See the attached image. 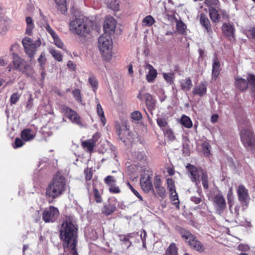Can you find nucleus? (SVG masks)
<instances>
[{
    "mask_svg": "<svg viewBox=\"0 0 255 255\" xmlns=\"http://www.w3.org/2000/svg\"><path fill=\"white\" fill-rule=\"evenodd\" d=\"M78 227L73 219L66 217L64 219L60 230V237L63 241V255H78L76 249Z\"/></svg>",
    "mask_w": 255,
    "mask_h": 255,
    "instance_id": "f257e3e1",
    "label": "nucleus"
},
{
    "mask_svg": "<svg viewBox=\"0 0 255 255\" xmlns=\"http://www.w3.org/2000/svg\"><path fill=\"white\" fill-rule=\"evenodd\" d=\"M68 184L65 177L60 173H57L46 189V195L52 199H55L66 191Z\"/></svg>",
    "mask_w": 255,
    "mask_h": 255,
    "instance_id": "f03ea898",
    "label": "nucleus"
},
{
    "mask_svg": "<svg viewBox=\"0 0 255 255\" xmlns=\"http://www.w3.org/2000/svg\"><path fill=\"white\" fill-rule=\"evenodd\" d=\"M92 25L91 22L82 16L73 17L69 23L70 30L81 37H86L91 32Z\"/></svg>",
    "mask_w": 255,
    "mask_h": 255,
    "instance_id": "7ed1b4c3",
    "label": "nucleus"
},
{
    "mask_svg": "<svg viewBox=\"0 0 255 255\" xmlns=\"http://www.w3.org/2000/svg\"><path fill=\"white\" fill-rule=\"evenodd\" d=\"M112 38L108 33H103L98 39V47L103 58L106 61H110L112 58Z\"/></svg>",
    "mask_w": 255,
    "mask_h": 255,
    "instance_id": "20e7f679",
    "label": "nucleus"
},
{
    "mask_svg": "<svg viewBox=\"0 0 255 255\" xmlns=\"http://www.w3.org/2000/svg\"><path fill=\"white\" fill-rule=\"evenodd\" d=\"M190 175L189 177L193 182L199 181L200 178L204 189L209 188L208 177L207 172L201 168H197L193 165L188 164L186 166Z\"/></svg>",
    "mask_w": 255,
    "mask_h": 255,
    "instance_id": "39448f33",
    "label": "nucleus"
},
{
    "mask_svg": "<svg viewBox=\"0 0 255 255\" xmlns=\"http://www.w3.org/2000/svg\"><path fill=\"white\" fill-rule=\"evenodd\" d=\"M179 233L182 238L185 240L191 249L199 253L204 251L205 248L203 244L189 231L184 228H181L179 230Z\"/></svg>",
    "mask_w": 255,
    "mask_h": 255,
    "instance_id": "423d86ee",
    "label": "nucleus"
},
{
    "mask_svg": "<svg viewBox=\"0 0 255 255\" xmlns=\"http://www.w3.org/2000/svg\"><path fill=\"white\" fill-rule=\"evenodd\" d=\"M13 63L14 68L24 73L27 76L34 78V70L23 59L16 56L14 57Z\"/></svg>",
    "mask_w": 255,
    "mask_h": 255,
    "instance_id": "0eeeda50",
    "label": "nucleus"
},
{
    "mask_svg": "<svg viewBox=\"0 0 255 255\" xmlns=\"http://www.w3.org/2000/svg\"><path fill=\"white\" fill-rule=\"evenodd\" d=\"M22 42L25 52L30 58V61H31L35 54L36 48L41 45L40 40L39 39L33 42L31 38L25 37L23 39Z\"/></svg>",
    "mask_w": 255,
    "mask_h": 255,
    "instance_id": "6e6552de",
    "label": "nucleus"
},
{
    "mask_svg": "<svg viewBox=\"0 0 255 255\" xmlns=\"http://www.w3.org/2000/svg\"><path fill=\"white\" fill-rule=\"evenodd\" d=\"M137 98L141 101L144 100L146 107L149 112L152 114V111L154 110L156 101L153 99L152 96L148 93L141 90L137 96Z\"/></svg>",
    "mask_w": 255,
    "mask_h": 255,
    "instance_id": "1a4fd4ad",
    "label": "nucleus"
},
{
    "mask_svg": "<svg viewBox=\"0 0 255 255\" xmlns=\"http://www.w3.org/2000/svg\"><path fill=\"white\" fill-rule=\"evenodd\" d=\"M241 141L246 147H251L255 143V138L249 128H243L240 132Z\"/></svg>",
    "mask_w": 255,
    "mask_h": 255,
    "instance_id": "9d476101",
    "label": "nucleus"
},
{
    "mask_svg": "<svg viewBox=\"0 0 255 255\" xmlns=\"http://www.w3.org/2000/svg\"><path fill=\"white\" fill-rule=\"evenodd\" d=\"M59 215L58 209L52 206L46 208L42 213V219L46 223L54 222Z\"/></svg>",
    "mask_w": 255,
    "mask_h": 255,
    "instance_id": "9b49d317",
    "label": "nucleus"
},
{
    "mask_svg": "<svg viewBox=\"0 0 255 255\" xmlns=\"http://www.w3.org/2000/svg\"><path fill=\"white\" fill-rule=\"evenodd\" d=\"M209 13L210 18L215 23L218 22L220 21L221 15L224 19L228 18L227 12L225 10L222 9L220 5L215 7L209 8Z\"/></svg>",
    "mask_w": 255,
    "mask_h": 255,
    "instance_id": "f8f14e48",
    "label": "nucleus"
},
{
    "mask_svg": "<svg viewBox=\"0 0 255 255\" xmlns=\"http://www.w3.org/2000/svg\"><path fill=\"white\" fill-rule=\"evenodd\" d=\"M212 201L216 212L221 215L226 208V203L223 195L219 193L213 197Z\"/></svg>",
    "mask_w": 255,
    "mask_h": 255,
    "instance_id": "ddd939ff",
    "label": "nucleus"
},
{
    "mask_svg": "<svg viewBox=\"0 0 255 255\" xmlns=\"http://www.w3.org/2000/svg\"><path fill=\"white\" fill-rule=\"evenodd\" d=\"M238 200L243 206H248L250 200L248 190L243 185L238 186L237 189Z\"/></svg>",
    "mask_w": 255,
    "mask_h": 255,
    "instance_id": "4468645a",
    "label": "nucleus"
},
{
    "mask_svg": "<svg viewBox=\"0 0 255 255\" xmlns=\"http://www.w3.org/2000/svg\"><path fill=\"white\" fill-rule=\"evenodd\" d=\"M116 131L119 138L124 142H126L127 140L131 141L130 137V132L129 131L127 126L124 124L116 125Z\"/></svg>",
    "mask_w": 255,
    "mask_h": 255,
    "instance_id": "2eb2a0df",
    "label": "nucleus"
},
{
    "mask_svg": "<svg viewBox=\"0 0 255 255\" xmlns=\"http://www.w3.org/2000/svg\"><path fill=\"white\" fill-rule=\"evenodd\" d=\"M151 175L152 173L150 171H147V173L141 175L140 185L142 189L145 192H149L152 189Z\"/></svg>",
    "mask_w": 255,
    "mask_h": 255,
    "instance_id": "dca6fc26",
    "label": "nucleus"
},
{
    "mask_svg": "<svg viewBox=\"0 0 255 255\" xmlns=\"http://www.w3.org/2000/svg\"><path fill=\"white\" fill-rule=\"evenodd\" d=\"M167 188L170 192V199L177 208H179V201L177 193L175 190V186L174 181L172 179H167Z\"/></svg>",
    "mask_w": 255,
    "mask_h": 255,
    "instance_id": "f3484780",
    "label": "nucleus"
},
{
    "mask_svg": "<svg viewBox=\"0 0 255 255\" xmlns=\"http://www.w3.org/2000/svg\"><path fill=\"white\" fill-rule=\"evenodd\" d=\"M62 110L67 116V118L70 120L73 123L76 124L79 126H82L80 117L75 111L66 106H64L62 108Z\"/></svg>",
    "mask_w": 255,
    "mask_h": 255,
    "instance_id": "a211bd4d",
    "label": "nucleus"
},
{
    "mask_svg": "<svg viewBox=\"0 0 255 255\" xmlns=\"http://www.w3.org/2000/svg\"><path fill=\"white\" fill-rule=\"evenodd\" d=\"M116 27L115 19L112 17H107L104 25V33H108L111 35L114 33Z\"/></svg>",
    "mask_w": 255,
    "mask_h": 255,
    "instance_id": "6ab92c4d",
    "label": "nucleus"
},
{
    "mask_svg": "<svg viewBox=\"0 0 255 255\" xmlns=\"http://www.w3.org/2000/svg\"><path fill=\"white\" fill-rule=\"evenodd\" d=\"M198 17L200 24L205 28L208 34L210 35L212 33V29L207 16L203 13H199Z\"/></svg>",
    "mask_w": 255,
    "mask_h": 255,
    "instance_id": "aec40b11",
    "label": "nucleus"
},
{
    "mask_svg": "<svg viewBox=\"0 0 255 255\" xmlns=\"http://www.w3.org/2000/svg\"><path fill=\"white\" fill-rule=\"evenodd\" d=\"M235 85L236 87L240 91H245L249 87L248 80L243 78L241 77H236L235 78Z\"/></svg>",
    "mask_w": 255,
    "mask_h": 255,
    "instance_id": "412c9836",
    "label": "nucleus"
},
{
    "mask_svg": "<svg viewBox=\"0 0 255 255\" xmlns=\"http://www.w3.org/2000/svg\"><path fill=\"white\" fill-rule=\"evenodd\" d=\"M221 70V64L219 59L214 56L213 59L212 64V80H216L220 73Z\"/></svg>",
    "mask_w": 255,
    "mask_h": 255,
    "instance_id": "4be33fe9",
    "label": "nucleus"
},
{
    "mask_svg": "<svg viewBox=\"0 0 255 255\" xmlns=\"http://www.w3.org/2000/svg\"><path fill=\"white\" fill-rule=\"evenodd\" d=\"M207 84L206 82H201L193 88L192 93L194 95L200 97L204 96L207 92Z\"/></svg>",
    "mask_w": 255,
    "mask_h": 255,
    "instance_id": "5701e85b",
    "label": "nucleus"
},
{
    "mask_svg": "<svg viewBox=\"0 0 255 255\" xmlns=\"http://www.w3.org/2000/svg\"><path fill=\"white\" fill-rule=\"evenodd\" d=\"M145 70H148V73L146 76V79L147 82H152L157 76V71L150 64H146L144 66Z\"/></svg>",
    "mask_w": 255,
    "mask_h": 255,
    "instance_id": "b1692460",
    "label": "nucleus"
},
{
    "mask_svg": "<svg viewBox=\"0 0 255 255\" xmlns=\"http://www.w3.org/2000/svg\"><path fill=\"white\" fill-rule=\"evenodd\" d=\"M250 92L254 97V102H255V75L252 74H248L247 76Z\"/></svg>",
    "mask_w": 255,
    "mask_h": 255,
    "instance_id": "393cba45",
    "label": "nucleus"
},
{
    "mask_svg": "<svg viewBox=\"0 0 255 255\" xmlns=\"http://www.w3.org/2000/svg\"><path fill=\"white\" fill-rule=\"evenodd\" d=\"M135 161L138 162L139 166H144L147 163V157L143 151H136L134 152Z\"/></svg>",
    "mask_w": 255,
    "mask_h": 255,
    "instance_id": "a878e982",
    "label": "nucleus"
},
{
    "mask_svg": "<svg viewBox=\"0 0 255 255\" xmlns=\"http://www.w3.org/2000/svg\"><path fill=\"white\" fill-rule=\"evenodd\" d=\"M116 210L115 205L110 203L106 204L102 209V213L106 216H109L114 213Z\"/></svg>",
    "mask_w": 255,
    "mask_h": 255,
    "instance_id": "bb28decb",
    "label": "nucleus"
},
{
    "mask_svg": "<svg viewBox=\"0 0 255 255\" xmlns=\"http://www.w3.org/2000/svg\"><path fill=\"white\" fill-rule=\"evenodd\" d=\"M223 33L229 37H233L234 29L230 23H224L222 26Z\"/></svg>",
    "mask_w": 255,
    "mask_h": 255,
    "instance_id": "cd10ccee",
    "label": "nucleus"
},
{
    "mask_svg": "<svg viewBox=\"0 0 255 255\" xmlns=\"http://www.w3.org/2000/svg\"><path fill=\"white\" fill-rule=\"evenodd\" d=\"M35 135L32 133V130L29 128L23 130L21 133V137L22 140L27 141L33 139Z\"/></svg>",
    "mask_w": 255,
    "mask_h": 255,
    "instance_id": "c85d7f7f",
    "label": "nucleus"
},
{
    "mask_svg": "<svg viewBox=\"0 0 255 255\" xmlns=\"http://www.w3.org/2000/svg\"><path fill=\"white\" fill-rule=\"evenodd\" d=\"M181 88L184 91H188L192 86V80L190 78H186L180 81Z\"/></svg>",
    "mask_w": 255,
    "mask_h": 255,
    "instance_id": "c756f323",
    "label": "nucleus"
},
{
    "mask_svg": "<svg viewBox=\"0 0 255 255\" xmlns=\"http://www.w3.org/2000/svg\"><path fill=\"white\" fill-rule=\"evenodd\" d=\"M96 101L97 103V113L99 117H100L101 121L103 125L105 126L106 123V120L104 116V113L102 108L101 105H100L99 100L96 98Z\"/></svg>",
    "mask_w": 255,
    "mask_h": 255,
    "instance_id": "7c9ffc66",
    "label": "nucleus"
},
{
    "mask_svg": "<svg viewBox=\"0 0 255 255\" xmlns=\"http://www.w3.org/2000/svg\"><path fill=\"white\" fill-rule=\"evenodd\" d=\"M82 145L84 148H86L88 151L91 152L94 149L95 143L93 140L89 139L83 142Z\"/></svg>",
    "mask_w": 255,
    "mask_h": 255,
    "instance_id": "2f4dec72",
    "label": "nucleus"
},
{
    "mask_svg": "<svg viewBox=\"0 0 255 255\" xmlns=\"http://www.w3.org/2000/svg\"><path fill=\"white\" fill-rule=\"evenodd\" d=\"M26 22L27 24L26 33L28 35H30L34 28L32 19L30 17H27L26 18Z\"/></svg>",
    "mask_w": 255,
    "mask_h": 255,
    "instance_id": "473e14b6",
    "label": "nucleus"
},
{
    "mask_svg": "<svg viewBox=\"0 0 255 255\" xmlns=\"http://www.w3.org/2000/svg\"><path fill=\"white\" fill-rule=\"evenodd\" d=\"M181 123L186 128H191L192 127V122L189 117L183 116L181 119Z\"/></svg>",
    "mask_w": 255,
    "mask_h": 255,
    "instance_id": "72a5a7b5",
    "label": "nucleus"
},
{
    "mask_svg": "<svg viewBox=\"0 0 255 255\" xmlns=\"http://www.w3.org/2000/svg\"><path fill=\"white\" fill-rule=\"evenodd\" d=\"M166 255H177V249L174 243L170 244L166 251Z\"/></svg>",
    "mask_w": 255,
    "mask_h": 255,
    "instance_id": "f704fd0d",
    "label": "nucleus"
},
{
    "mask_svg": "<svg viewBox=\"0 0 255 255\" xmlns=\"http://www.w3.org/2000/svg\"><path fill=\"white\" fill-rule=\"evenodd\" d=\"M202 151L206 156H208L210 154L211 145L207 141H204L202 145Z\"/></svg>",
    "mask_w": 255,
    "mask_h": 255,
    "instance_id": "c9c22d12",
    "label": "nucleus"
},
{
    "mask_svg": "<svg viewBox=\"0 0 255 255\" xmlns=\"http://www.w3.org/2000/svg\"><path fill=\"white\" fill-rule=\"evenodd\" d=\"M49 52L55 60L59 62L62 61V55L60 51H56V50L51 48L49 49Z\"/></svg>",
    "mask_w": 255,
    "mask_h": 255,
    "instance_id": "e433bc0d",
    "label": "nucleus"
},
{
    "mask_svg": "<svg viewBox=\"0 0 255 255\" xmlns=\"http://www.w3.org/2000/svg\"><path fill=\"white\" fill-rule=\"evenodd\" d=\"M163 77L167 83L172 84L174 82L175 75L174 73H163Z\"/></svg>",
    "mask_w": 255,
    "mask_h": 255,
    "instance_id": "4c0bfd02",
    "label": "nucleus"
},
{
    "mask_svg": "<svg viewBox=\"0 0 255 255\" xmlns=\"http://www.w3.org/2000/svg\"><path fill=\"white\" fill-rule=\"evenodd\" d=\"M38 61L39 63V66L41 70H44L45 68V65L46 61L45 58V54L44 52L41 53V55L38 58Z\"/></svg>",
    "mask_w": 255,
    "mask_h": 255,
    "instance_id": "58836bf2",
    "label": "nucleus"
},
{
    "mask_svg": "<svg viewBox=\"0 0 255 255\" xmlns=\"http://www.w3.org/2000/svg\"><path fill=\"white\" fill-rule=\"evenodd\" d=\"M56 3L60 7V10L62 13L67 11L66 7V0H54Z\"/></svg>",
    "mask_w": 255,
    "mask_h": 255,
    "instance_id": "ea45409f",
    "label": "nucleus"
},
{
    "mask_svg": "<svg viewBox=\"0 0 255 255\" xmlns=\"http://www.w3.org/2000/svg\"><path fill=\"white\" fill-rule=\"evenodd\" d=\"M176 28L178 32L183 34L184 33L185 31V28H186V26L185 24L181 20L178 21L177 20L176 22Z\"/></svg>",
    "mask_w": 255,
    "mask_h": 255,
    "instance_id": "a19ab883",
    "label": "nucleus"
},
{
    "mask_svg": "<svg viewBox=\"0 0 255 255\" xmlns=\"http://www.w3.org/2000/svg\"><path fill=\"white\" fill-rule=\"evenodd\" d=\"M41 27L44 28L50 34L53 39L55 38L58 35L56 33V32L52 29V28L50 26L49 24L46 23L43 24V25H41Z\"/></svg>",
    "mask_w": 255,
    "mask_h": 255,
    "instance_id": "79ce46f5",
    "label": "nucleus"
},
{
    "mask_svg": "<svg viewBox=\"0 0 255 255\" xmlns=\"http://www.w3.org/2000/svg\"><path fill=\"white\" fill-rule=\"evenodd\" d=\"M234 199V197L233 190L232 188H230L227 194L228 202L229 205V208H230L232 207L233 204Z\"/></svg>",
    "mask_w": 255,
    "mask_h": 255,
    "instance_id": "37998d69",
    "label": "nucleus"
},
{
    "mask_svg": "<svg viewBox=\"0 0 255 255\" xmlns=\"http://www.w3.org/2000/svg\"><path fill=\"white\" fill-rule=\"evenodd\" d=\"M89 82L93 88V90L95 91L97 88L98 81L96 78L93 75L89 76Z\"/></svg>",
    "mask_w": 255,
    "mask_h": 255,
    "instance_id": "c03bdc74",
    "label": "nucleus"
},
{
    "mask_svg": "<svg viewBox=\"0 0 255 255\" xmlns=\"http://www.w3.org/2000/svg\"><path fill=\"white\" fill-rule=\"evenodd\" d=\"M142 22L145 25L149 26L153 24L154 19L151 15H148L143 18Z\"/></svg>",
    "mask_w": 255,
    "mask_h": 255,
    "instance_id": "a18cd8bd",
    "label": "nucleus"
},
{
    "mask_svg": "<svg viewBox=\"0 0 255 255\" xmlns=\"http://www.w3.org/2000/svg\"><path fill=\"white\" fill-rule=\"evenodd\" d=\"M165 135L170 140H173L175 138L173 131L171 129L168 128L165 129H163Z\"/></svg>",
    "mask_w": 255,
    "mask_h": 255,
    "instance_id": "49530a36",
    "label": "nucleus"
},
{
    "mask_svg": "<svg viewBox=\"0 0 255 255\" xmlns=\"http://www.w3.org/2000/svg\"><path fill=\"white\" fill-rule=\"evenodd\" d=\"M157 123L158 126L161 128H166L168 125L166 119L161 117L157 119Z\"/></svg>",
    "mask_w": 255,
    "mask_h": 255,
    "instance_id": "de8ad7c7",
    "label": "nucleus"
},
{
    "mask_svg": "<svg viewBox=\"0 0 255 255\" xmlns=\"http://www.w3.org/2000/svg\"><path fill=\"white\" fill-rule=\"evenodd\" d=\"M104 181L106 184L111 186L116 182V178L114 176L109 175L105 178Z\"/></svg>",
    "mask_w": 255,
    "mask_h": 255,
    "instance_id": "09e8293b",
    "label": "nucleus"
},
{
    "mask_svg": "<svg viewBox=\"0 0 255 255\" xmlns=\"http://www.w3.org/2000/svg\"><path fill=\"white\" fill-rule=\"evenodd\" d=\"M109 8L114 10L118 11L119 9V4L118 0H114L111 1L108 5Z\"/></svg>",
    "mask_w": 255,
    "mask_h": 255,
    "instance_id": "8fccbe9b",
    "label": "nucleus"
},
{
    "mask_svg": "<svg viewBox=\"0 0 255 255\" xmlns=\"http://www.w3.org/2000/svg\"><path fill=\"white\" fill-rule=\"evenodd\" d=\"M119 237L120 241L124 242V244L128 243V245H126L127 248H128L131 246V242L129 241L127 236L124 235H120Z\"/></svg>",
    "mask_w": 255,
    "mask_h": 255,
    "instance_id": "3c124183",
    "label": "nucleus"
},
{
    "mask_svg": "<svg viewBox=\"0 0 255 255\" xmlns=\"http://www.w3.org/2000/svg\"><path fill=\"white\" fill-rule=\"evenodd\" d=\"M158 195L161 197L164 198L166 196V190L163 187L161 186L155 189Z\"/></svg>",
    "mask_w": 255,
    "mask_h": 255,
    "instance_id": "603ef678",
    "label": "nucleus"
},
{
    "mask_svg": "<svg viewBox=\"0 0 255 255\" xmlns=\"http://www.w3.org/2000/svg\"><path fill=\"white\" fill-rule=\"evenodd\" d=\"M20 97L18 93H13L10 97V102L11 104H15L19 100Z\"/></svg>",
    "mask_w": 255,
    "mask_h": 255,
    "instance_id": "864d4df0",
    "label": "nucleus"
},
{
    "mask_svg": "<svg viewBox=\"0 0 255 255\" xmlns=\"http://www.w3.org/2000/svg\"><path fill=\"white\" fill-rule=\"evenodd\" d=\"M239 210L240 207L239 206H236L234 209V210L232 209V207L230 208V210L232 214L233 217L234 218H237L239 215Z\"/></svg>",
    "mask_w": 255,
    "mask_h": 255,
    "instance_id": "5fc2aeb1",
    "label": "nucleus"
},
{
    "mask_svg": "<svg viewBox=\"0 0 255 255\" xmlns=\"http://www.w3.org/2000/svg\"><path fill=\"white\" fill-rule=\"evenodd\" d=\"M72 94L76 101H77L79 102H81V94L80 91L79 89H75L74 90H73L72 91Z\"/></svg>",
    "mask_w": 255,
    "mask_h": 255,
    "instance_id": "6e6d98bb",
    "label": "nucleus"
},
{
    "mask_svg": "<svg viewBox=\"0 0 255 255\" xmlns=\"http://www.w3.org/2000/svg\"><path fill=\"white\" fill-rule=\"evenodd\" d=\"M54 43L58 48L64 49V44L61 40L59 38L58 36L53 39Z\"/></svg>",
    "mask_w": 255,
    "mask_h": 255,
    "instance_id": "4d7b16f0",
    "label": "nucleus"
},
{
    "mask_svg": "<svg viewBox=\"0 0 255 255\" xmlns=\"http://www.w3.org/2000/svg\"><path fill=\"white\" fill-rule=\"evenodd\" d=\"M127 185L128 186L129 188L132 192L135 195V196H136L140 201H143L142 196L135 189L133 188V187L129 184V182H128Z\"/></svg>",
    "mask_w": 255,
    "mask_h": 255,
    "instance_id": "13d9d810",
    "label": "nucleus"
},
{
    "mask_svg": "<svg viewBox=\"0 0 255 255\" xmlns=\"http://www.w3.org/2000/svg\"><path fill=\"white\" fill-rule=\"evenodd\" d=\"M84 174L85 175V178L87 181L90 180L93 177V173L90 169L86 168L84 170Z\"/></svg>",
    "mask_w": 255,
    "mask_h": 255,
    "instance_id": "bf43d9fd",
    "label": "nucleus"
},
{
    "mask_svg": "<svg viewBox=\"0 0 255 255\" xmlns=\"http://www.w3.org/2000/svg\"><path fill=\"white\" fill-rule=\"evenodd\" d=\"M94 194L96 201L97 203H101L102 201V197L100 195L98 190L96 188L94 189Z\"/></svg>",
    "mask_w": 255,
    "mask_h": 255,
    "instance_id": "052dcab7",
    "label": "nucleus"
},
{
    "mask_svg": "<svg viewBox=\"0 0 255 255\" xmlns=\"http://www.w3.org/2000/svg\"><path fill=\"white\" fill-rule=\"evenodd\" d=\"M154 186L155 189L162 186L161 185V179L160 176L156 175L155 176L154 178Z\"/></svg>",
    "mask_w": 255,
    "mask_h": 255,
    "instance_id": "680f3d73",
    "label": "nucleus"
},
{
    "mask_svg": "<svg viewBox=\"0 0 255 255\" xmlns=\"http://www.w3.org/2000/svg\"><path fill=\"white\" fill-rule=\"evenodd\" d=\"M141 113L138 111H134L131 114V118L134 120L138 121L141 119Z\"/></svg>",
    "mask_w": 255,
    "mask_h": 255,
    "instance_id": "e2e57ef3",
    "label": "nucleus"
},
{
    "mask_svg": "<svg viewBox=\"0 0 255 255\" xmlns=\"http://www.w3.org/2000/svg\"><path fill=\"white\" fill-rule=\"evenodd\" d=\"M24 144V142L22 139L19 138H16L14 141V148L21 147Z\"/></svg>",
    "mask_w": 255,
    "mask_h": 255,
    "instance_id": "0e129e2a",
    "label": "nucleus"
},
{
    "mask_svg": "<svg viewBox=\"0 0 255 255\" xmlns=\"http://www.w3.org/2000/svg\"><path fill=\"white\" fill-rule=\"evenodd\" d=\"M109 191L111 193H119L121 192L120 188L115 185L110 186V187L109 188Z\"/></svg>",
    "mask_w": 255,
    "mask_h": 255,
    "instance_id": "69168bd1",
    "label": "nucleus"
},
{
    "mask_svg": "<svg viewBox=\"0 0 255 255\" xmlns=\"http://www.w3.org/2000/svg\"><path fill=\"white\" fill-rule=\"evenodd\" d=\"M238 249L241 251L247 252L250 249V248L247 245L240 244L238 246Z\"/></svg>",
    "mask_w": 255,
    "mask_h": 255,
    "instance_id": "338daca9",
    "label": "nucleus"
},
{
    "mask_svg": "<svg viewBox=\"0 0 255 255\" xmlns=\"http://www.w3.org/2000/svg\"><path fill=\"white\" fill-rule=\"evenodd\" d=\"M191 200L196 204H198L201 202V198L196 196L191 197Z\"/></svg>",
    "mask_w": 255,
    "mask_h": 255,
    "instance_id": "774afa93",
    "label": "nucleus"
}]
</instances>
